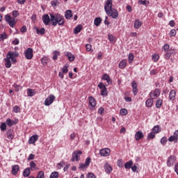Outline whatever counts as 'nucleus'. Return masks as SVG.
Wrapping results in <instances>:
<instances>
[{"mask_svg":"<svg viewBox=\"0 0 178 178\" xmlns=\"http://www.w3.org/2000/svg\"><path fill=\"white\" fill-rule=\"evenodd\" d=\"M7 135V138H8V140H13L15 138V132L13 129H10L7 131V132L6 133Z\"/></svg>","mask_w":178,"mask_h":178,"instance_id":"2eb2a0df","label":"nucleus"},{"mask_svg":"<svg viewBox=\"0 0 178 178\" xmlns=\"http://www.w3.org/2000/svg\"><path fill=\"white\" fill-rule=\"evenodd\" d=\"M134 164L133 161H129L127 163H124V168L126 169H130Z\"/></svg>","mask_w":178,"mask_h":178,"instance_id":"7c9ffc66","label":"nucleus"},{"mask_svg":"<svg viewBox=\"0 0 178 178\" xmlns=\"http://www.w3.org/2000/svg\"><path fill=\"white\" fill-rule=\"evenodd\" d=\"M19 170V166L18 165H14L12 167L11 172H13V175H16Z\"/></svg>","mask_w":178,"mask_h":178,"instance_id":"4be33fe9","label":"nucleus"},{"mask_svg":"<svg viewBox=\"0 0 178 178\" xmlns=\"http://www.w3.org/2000/svg\"><path fill=\"white\" fill-rule=\"evenodd\" d=\"M97 86L101 90H104L106 88V86L103 84V83H99Z\"/></svg>","mask_w":178,"mask_h":178,"instance_id":"4d7b16f0","label":"nucleus"},{"mask_svg":"<svg viewBox=\"0 0 178 178\" xmlns=\"http://www.w3.org/2000/svg\"><path fill=\"white\" fill-rule=\"evenodd\" d=\"M175 49H172V48L169 49V51H165V54H164V58L167 60H169L170 59V57L172 54H174Z\"/></svg>","mask_w":178,"mask_h":178,"instance_id":"4468645a","label":"nucleus"},{"mask_svg":"<svg viewBox=\"0 0 178 178\" xmlns=\"http://www.w3.org/2000/svg\"><path fill=\"white\" fill-rule=\"evenodd\" d=\"M153 103H154V101L152 99H148L146 100L145 102V106L148 108H150L153 105Z\"/></svg>","mask_w":178,"mask_h":178,"instance_id":"cd10ccee","label":"nucleus"},{"mask_svg":"<svg viewBox=\"0 0 178 178\" xmlns=\"http://www.w3.org/2000/svg\"><path fill=\"white\" fill-rule=\"evenodd\" d=\"M19 15V13L17 10L13 11V17L8 14L6 15V17H4V19H6V22L8 23V25H10V27L14 28L17 24V21L15 20V18L17 17Z\"/></svg>","mask_w":178,"mask_h":178,"instance_id":"7ed1b4c3","label":"nucleus"},{"mask_svg":"<svg viewBox=\"0 0 178 178\" xmlns=\"http://www.w3.org/2000/svg\"><path fill=\"white\" fill-rule=\"evenodd\" d=\"M159 56L158 54H154L152 56V60H154V62H157L159 60Z\"/></svg>","mask_w":178,"mask_h":178,"instance_id":"8fccbe9b","label":"nucleus"},{"mask_svg":"<svg viewBox=\"0 0 178 178\" xmlns=\"http://www.w3.org/2000/svg\"><path fill=\"white\" fill-rule=\"evenodd\" d=\"M138 166V163H136L134 165V166H132L131 168V170L135 172L137 171V168Z\"/></svg>","mask_w":178,"mask_h":178,"instance_id":"5fc2aeb1","label":"nucleus"},{"mask_svg":"<svg viewBox=\"0 0 178 178\" xmlns=\"http://www.w3.org/2000/svg\"><path fill=\"white\" fill-rule=\"evenodd\" d=\"M170 37L172 38V37H175L176 35H177V31L175 29H172L170 31Z\"/></svg>","mask_w":178,"mask_h":178,"instance_id":"37998d69","label":"nucleus"},{"mask_svg":"<svg viewBox=\"0 0 178 178\" xmlns=\"http://www.w3.org/2000/svg\"><path fill=\"white\" fill-rule=\"evenodd\" d=\"M158 74V71L156 70H152L150 71V74L151 75H156Z\"/></svg>","mask_w":178,"mask_h":178,"instance_id":"338daca9","label":"nucleus"},{"mask_svg":"<svg viewBox=\"0 0 178 178\" xmlns=\"http://www.w3.org/2000/svg\"><path fill=\"white\" fill-rule=\"evenodd\" d=\"M104 170H105V172L107 173V174H110L112 170H113V168L111 166L110 164L108 163H106L104 165Z\"/></svg>","mask_w":178,"mask_h":178,"instance_id":"412c9836","label":"nucleus"},{"mask_svg":"<svg viewBox=\"0 0 178 178\" xmlns=\"http://www.w3.org/2000/svg\"><path fill=\"white\" fill-rule=\"evenodd\" d=\"M38 135H33L31 138H29V144H34L38 140Z\"/></svg>","mask_w":178,"mask_h":178,"instance_id":"5701e85b","label":"nucleus"},{"mask_svg":"<svg viewBox=\"0 0 178 178\" xmlns=\"http://www.w3.org/2000/svg\"><path fill=\"white\" fill-rule=\"evenodd\" d=\"M134 59V56L132 53H129L128 56V61L129 63H131Z\"/></svg>","mask_w":178,"mask_h":178,"instance_id":"58836bf2","label":"nucleus"},{"mask_svg":"<svg viewBox=\"0 0 178 178\" xmlns=\"http://www.w3.org/2000/svg\"><path fill=\"white\" fill-rule=\"evenodd\" d=\"M83 29V26L79 24L78 26H76L74 29V31H73V33L74 34H78L79 33H80Z\"/></svg>","mask_w":178,"mask_h":178,"instance_id":"393cba45","label":"nucleus"},{"mask_svg":"<svg viewBox=\"0 0 178 178\" xmlns=\"http://www.w3.org/2000/svg\"><path fill=\"white\" fill-rule=\"evenodd\" d=\"M29 165L31 166V169H33L35 168L36 167V164L34 163V161H31V163H29Z\"/></svg>","mask_w":178,"mask_h":178,"instance_id":"052dcab7","label":"nucleus"},{"mask_svg":"<svg viewBox=\"0 0 178 178\" xmlns=\"http://www.w3.org/2000/svg\"><path fill=\"white\" fill-rule=\"evenodd\" d=\"M100 95L102 96H108V92H107V88H103L101 92H100Z\"/></svg>","mask_w":178,"mask_h":178,"instance_id":"ea45409f","label":"nucleus"},{"mask_svg":"<svg viewBox=\"0 0 178 178\" xmlns=\"http://www.w3.org/2000/svg\"><path fill=\"white\" fill-rule=\"evenodd\" d=\"M13 110H14V112L17 113L20 112V107L18 106H14V108H13Z\"/></svg>","mask_w":178,"mask_h":178,"instance_id":"603ef678","label":"nucleus"},{"mask_svg":"<svg viewBox=\"0 0 178 178\" xmlns=\"http://www.w3.org/2000/svg\"><path fill=\"white\" fill-rule=\"evenodd\" d=\"M58 3V1H54L51 2V4L53 7H56Z\"/></svg>","mask_w":178,"mask_h":178,"instance_id":"69168bd1","label":"nucleus"},{"mask_svg":"<svg viewBox=\"0 0 178 178\" xmlns=\"http://www.w3.org/2000/svg\"><path fill=\"white\" fill-rule=\"evenodd\" d=\"M42 20L44 25H49L50 22H51V17H49L48 15H44L42 17Z\"/></svg>","mask_w":178,"mask_h":178,"instance_id":"ddd939ff","label":"nucleus"},{"mask_svg":"<svg viewBox=\"0 0 178 178\" xmlns=\"http://www.w3.org/2000/svg\"><path fill=\"white\" fill-rule=\"evenodd\" d=\"M106 13L108 17H111L113 19H117L119 16L118 11L117 10H115V8H112V9L109 10Z\"/></svg>","mask_w":178,"mask_h":178,"instance_id":"39448f33","label":"nucleus"},{"mask_svg":"<svg viewBox=\"0 0 178 178\" xmlns=\"http://www.w3.org/2000/svg\"><path fill=\"white\" fill-rule=\"evenodd\" d=\"M83 154V152L80 150H76L74 152H72V159H71V161L74 162V161H78L80 160V156H81Z\"/></svg>","mask_w":178,"mask_h":178,"instance_id":"20e7f679","label":"nucleus"},{"mask_svg":"<svg viewBox=\"0 0 178 178\" xmlns=\"http://www.w3.org/2000/svg\"><path fill=\"white\" fill-rule=\"evenodd\" d=\"M120 113L122 115H126L128 114V111L125 108H122L120 109Z\"/></svg>","mask_w":178,"mask_h":178,"instance_id":"c03bdc74","label":"nucleus"},{"mask_svg":"<svg viewBox=\"0 0 178 178\" xmlns=\"http://www.w3.org/2000/svg\"><path fill=\"white\" fill-rule=\"evenodd\" d=\"M88 166L86 165V164H83V163H80L79 164V168H81V169H86L87 168Z\"/></svg>","mask_w":178,"mask_h":178,"instance_id":"e2e57ef3","label":"nucleus"},{"mask_svg":"<svg viewBox=\"0 0 178 178\" xmlns=\"http://www.w3.org/2000/svg\"><path fill=\"white\" fill-rule=\"evenodd\" d=\"M178 140L174 136H171L168 138V141L173 142V141Z\"/></svg>","mask_w":178,"mask_h":178,"instance_id":"13d9d810","label":"nucleus"},{"mask_svg":"<svg viewBox=\"0 0 178 178\" xmlns=\"http://www.w3.org/2000/svg\"><path fill=\"white\" fill-rule=\"evenodd\" d=\"M155 133L154 132H150L148 135H147V140H149V139H154L155 138Z\"/></svg>","mask_w":178,"mask_h":178,"instance_id":"a19ab883","label":"nucleus"},{"mask_svg":"<svg viewBox=\"0 0 178 178\" xmlns=\"http://www.w3.org/2000/svg\"><path fill=\"white\" fill-rule=\"evenodd\" d=\"M117 165L120 168H122L123 167V163H122V159H120V160H118L117 161Z\"/></svg>","mask_w":178,"mask_h":178,"instance_id":"864d4df0","label":"nucleus"},{"mask_svg":"<svg viewBox=\"0 0 178 178\" xmlns=\"http://www.w3.org/2000/svg\"><path fill=\"white\" fill-rule=\"evenodd\" d=\"M91 163V159L90 157H88L85 160V164L88 167Z\"/></svg>","mask_w":178,"mask_h":178,"instance_id":"09e8293b","label":"nucleus"},{"mask_svg":"<svg viewBox=\"0 0 178 178\" xmlns=\"http://www.w3.org/2000/svg\"><path fill=\"white\" fill-rule=\"evenodd\" d=\"M24 55H25V58L31 60L33 57V49L32 48L26 49V51L24 52Z\"/></svg>","mask_w":178,"mask_h":178,"instance_id":"423d86ee","label":"nucleus"},{"mask_svg":"<svg viewBox=\"0 0 178 178\" xmlns=\"http://www.w3.org/2000/svg\"><path fill=\"white\" fill-rule=\"evenodd\" d=\"M20 31H21V33H26L27 31L26 26H22V28H21Z\"/></svg>","mask_w":178,"mask_h":178,"instance_id":"0e129e2a","label":"nucleus"},{"mask_svg":"<svg viewBox=\"0 0 178 178\" xmlns=\"http://www.w3.org/2000/svg\"><path fill=\"white\" fill-rule=\"evenodd\" d=\"M167 142H168V138H167V137H163V138L161 139V143L162 145H165Z\"/></svg>","mask_w":178,"mask_h":178,"instance_id":"3c124183","label":"nucleus"},{"mask_svg":"<svg viewBox=\"0 0 178 178\" xmlns=\"http://www.w3.org/2000/svg\"><path fill=\"white\" fill-rule=\"evenodd\" d=\"M88 102H89V103H88L89 109L94 110L97 105L96 99L95 98H93L92 97H89Z\"/></svg>","mask_w":178,"mask_h":178,"instance_id":"6e6552de","label":"nucleus"},{"mask_svg":"<svg viewBox=\"0 0 178 178\" xmlns=\"http://www.w3.org/2000/svg\"><path fill=\"white\" fill-rule=\"evenodd\" d=\"M86 49L87 51H90L91 49H92V45L89 44H87L86 45Z\"/></svg>","mask_w":178,"mask_h":178,"instance_id":"680f3d73","label":"nucleus"},{"mask_svg":"<svg viewBox=\"0 0 178 178\" xmlns=\"http://www.w3.org/2000/svg\"><path fill=\"white\" fill-rule=\"evenodd\" d=\"M72 11L70 10H67L65 13V17L66 19H70L71 17H72Z\"/></svg>","mask_w":178,"mask_h":178,"instance_id":"a878e982","label":"nucleus"},{"mask_svg":"<svg viewBox=\"0 0 178 178\" xmlns=\"http://www.w3.org/2000/svg\"><path fill=\"white\" fill-rule=\"evenodd\" d=\"M18 120H12L11 119L8 118L7 120H6V124L8 127H12L13 125H15L18 123Z\"/></svg>","mask_w":178,"mask_h":178,"instance_id":"f3484780","label":"nucleus"},{"mask_svg":"<svg viewBox=\"0 0 178 178\" xmlns=\"http://www.w3.org/2000/svg\"><path fill=\"white\" fill-rule=\"evenodd\" d=\"M30 174H31V168H26L25 169V170H24V172L22 175H24V177H29Z\"/></svg>","mask_w":178,"mask_h":178,"instance_id":"473e14b6","label":"nucleus"},{"mask_svg":"<svg viewBox=\"0 0 178 178\" xmlns=\"http://www.w3.org/2000/svg\"><path fill=\"white\" fill-rule=\"evenodd\" d=\"M56 99V97L53 95H49L44 100V104L45 106H50Z\"/></svg>","mask_w":178,"mask_h":178,"instance_id":"9d476101","label":"nucleus"},{"mask_svg":"<svg viewBox=\"0 0 178 178\" xmlns=\"http://www.w3.org/2000/svg\"><path fill=\"white\" fill-rule=\"evenodd\" d=\"M66 56L68 58L70 62H73L75 60V56L72 53L67 52Z\"/></svg>","mask_w":178,"mask_h":178,"instance_id":"bb28decb","label":"nucleus"},{"mask_svg":"<svg viewBox=\"0 0 178 178\" xmlns=\"http://www.w3.org/2000/svg\"><path fill=\"white\" fill-rule=\"evenodd\" d=\"M145 136L143 131H138L135 134V139L136 141L140 140V139L144 138Z\"/></svg>","mask_w":178,"mask_h":178,"instance_id":"dca6fc26","label":"nucleus"},{"mask_svg":"<svg viewBox=\"0 0 178 178\" xmlns=\"http://www.w3.org/2000/svg\"><path fill=\"white\" fill-rule=\"evenodd\" d=\"M36 33L40 34V35H44L45 33V29L44 28H41L40 29H37Z\"/></svg>","mask_w":178,"mask_h":178,"instance_id":"4c0bfd02","label":"nucleus"},{"mask_svg":"<svg viewBox=\"0 0 178 178\" xmlns=\"http://www.w3.org/2000/svg\"><path fill=\"white\" fill-rule=\"evenodd\" d=\"M58 177H59L58 172H52L49 176V178H58Z\"/></svg>","mask_w":178,"mask_h":178,"instance_id":"f704fd0d","label":"nucleus"},{"mask_svg":"<svg viewBox=\"0 0 178 178\" xmlns=\"http://www.w3.org/2000/svg\"><path fill=\"white\" fill-rule=\"evenodd\" d=\"M176 95H177V92L175 90H172L169 93V99L171 101H174L176 99Z\"/></svg>","mask_w":178,"mask_h":178,"instance_id":"a211bd4d","label":"nucleus"},{"mask_svg":"<svg viewBox=\"0 0 178 178\" xmlns=\"http://www.w3.org/2000/svg\"><path fill=\"white\" fill-rule=\"evenodd\" d=\"M49 16L51 17V25L53 26H56L57 24H58L59 26H64L65 18L60 14L50 13Z\"/></svg>","mask_w":178,"mask_h":178,"instance_id":"f03ea898","label":"nucleus"},{"mask_svg":"<svg viewBox=\"0 0 178 178\" xmlns=\"http://www.w3.org/2000/svg\"><path fill=\"white\" fill-rule=\"evenodd\" d=\"M177 161V157L175 155H171L168 157V159L167 160L166 164L168 167H172L174 165V163Z\"/></svg>","mask_w":178,"mask_h":178,"instance_id":"1a4fd4ad","label":"nucleus"},{"mask_svg":"<svg viewBox=\"0 0 178 178\" xmlns=\"http://www.w3.org/2000/svg\"><path fill=\"white\" fill-rule=\"evenodd\" d=\"M138 3L140 4V5H143L145 7L148 6V5H149V1H143V0H139Z\"/></svg>","mask_w":178,"mask_h":178,"instance_id":"c9c22d12","label":"nucleus"},{"mask_svg":"<svg viewBox=\"0 0 178 178\" xmlns=\"http://www.w3.org/2000/svg\"><path fill=\"white\" fill-rule=\"evenodd\" d=\"M26 91H27L28 96L29 97H33L36 94L35 90L31 88L28 89Z\"/></svg>","mask_w":178,"mask_h":178,"instance_id":"c756f323","label":"nucleus"},{"mask_svg":"<svg viewBox=\"0 0 178 178\" xmlns=\"http://www.w3.org/2000/svg\"><path fill=\"white\" fill-rule=\"evenodd\" d=\"M173 136L178 140V130H176L174 134H173Z\"/></svg>","mask_w":178,"mask_h":178,"instance_id":"774afa93","label":"nucleus"},{"mask_svg":"<svg viewBox=\"0 0 178 178\" xmlns=\"http://www.w3.org/2000/svg\"><path fill=\"white\" fill-rule=\"evenodd\" d=\"M6 129H7L6 122H2L1 124H0V130H1V131H5Z\"/></svg>","mask_w":178,"mask_h":178,"instance_id":"e433bc0d","label":"nucleus"},{"mask_svg":"<svg viewBox=\"0 0 178 178\" xmlns=\"http://www.w3.org/2000/svg\"><path fill=\"white\" fill-rule=\"evenodd\" d=\"M162 105H163V99H159L156 102V108H160Z\"/></svg>","mask_w":178,"mask_h":178,"instance_id":"72a5a7b5","label":"nucleus"},{"mask_svg":"<svg viewBox=\"0 0 178 178\" xmlns=\"http://www.w3.org/2000/svg\"><path fill=\"white\" fill-rule=\"evenodd\" d=\"M18 56V52L8 51V53H7V56L4 58V65L6 66V68H10L12 67V63L15 64L17 62L16 58Z\"/></svg>","mask_w":178,"mask_h":178,"instance_id":"f257e3e1","label":"nucleus"},{"mask_svg":"<svg viewBox=\"0 0 178 178\" xmlns=\"http://www.w3.org/2000/svg\"><path fill=\"white\" fill-rule=\"evenodd\" d=\"M149 95L152 99H155L161 95V90L159 88H156L154 90L149 92Z\"/></svg>","mask_w":178,"mask_h":178,"instance_id":"0eeeda50","label":"nucleus"},{"mask_svg":"<svg viewBox=\"0 0 178 178\" xmlns=\"http://www.w3.org/2000/svg\"><path fill=\"white\" fill-rule=\"evenodd\" d=\"M127 61L125 59H123L121 60L118 65V67L120 69H124L127 67Z\"/></svg>","mask_w":178,"mask_h":178,"instance_id":"aec40b11","label":"nucleus"},{"mask_svg":"<svg viewBox=\"0 0 178 178\" xmlns=\"http://www.w3.org/2000/svg\"><path fill=\"white\" fill-rule=\"evenodd\" d=\"M36 178H44V173L43 171H40L38 173Z\"/></svg>","mask_w":178,"mask_h":178,"instance_id":"de8ad7c7","label":"nucleus"},{"mask_svg":"<svg viewBox=\"0 0 178 178\" xmlns=\"http://www.w3.org/2000/svg\"><path fill=\"white\" fill-rule=\"evenodd\" d=\"M52 54H53L52 59L54 60H56L58 59V57L60 55V53L59 51H54L52 52Z\"/></svg>","mask_w":178,"mask_h":178,"instance_id":"c85d7f7f","label":"nucleus"},{"mask_svg":"<svg viewBox=\"0 0 178 178\" xmlns=\"http://www.w3.org/2000/svg\"><path fill=\"white\" fill-rule=\"evenodd\" d=\"M68 67H67V66H64L63 68H62V72L63 73V74H66V73H67L68 72Z\"/></svg>","mask_w":178,"mask_h":178,"instance_id":"6e6d98bb","label":"nucleus"},{"mask_svg":"<svg viewBox=\"0 0 178 178\" xmlns=\"http://www.w3.org/2000/svg\"><path fill=\"white\" fill-rule=\"evenodd\" d=\"M162 49H163V51L165 52H167L168 51H170V45L168 44H165V45H163V47H162Z\"/></svg>","mask_w":178,"mask_h":178,"instance_id":"49530a36","label":"nucleus"},{"mask_svg":"<svg viewBox=\"0 0 178 178\" xmlns=\"http://www.w3.org/2000/svg\"><path fill=\"white\" fill-rule=\"evenodd\" d=\"M113 0H107L104 5V10L106 13L113 9Z\"/></svg>","mask_w":178,"mask_h":178,"instance_id":"9b49d317","label":"nucleus"},{"mask_svg":"<svg viewBox=\"0 0 178 178\" xmlns=\"http://www.w3.org/2000/svg\"><path fill=\"white\" fill-rule=\"evenodd\" d=\"M152 132L154 134H157L159 132V126L157 125V126H154L152 129Z\"/></svg>","mask_w":178,"mask_h":178,"instance_id":"a18cd8bd","label":"nucleus"},{"mask_svg":"<svg viewBox=\"0 0 178 178\" xmlns=\"http://www.w3.org/2000/svg\"><path fill=\"white\" fill-rule=\"evenodd\" d=\"M87 178H96L95 175L93 173L89 172L86 175Z\"/></svg>","mask_w":178,"mask_h":178,"instance_id":"bf43d9fd","label":"nucleus"},{"mask_svg":"<svg viewBox=\"0 0 178 178\" xmlns=\"http://www.w3.org/2000/svg\"><path fill=\"white\" fill-rule=\"evenodd\" d=\"M108 39L111 42H115V38L111 34L108 35Z\"/></svg>","mask_w":178,"mask_h":178,"instance_id":"79ce46f5","label":"nucleus"},{"mask_svg":"<svg viewBox=\"0 0 178 178\" xmlns=\"http://www.w3.org/2000/svg\"><path fill=\"white\" fill-rule=\"evenodd\" d=\"M102 22V19L100 17L95 18L94 19V24L96 26H99L101 24Z\"/></svg>","mask_w":178,"mask_h":178,"instance_id":"2f4dec72","label":"nucleus"},{"mask_svg":"<svg viewBox=\"0 0 178 178\" xmlns=\"http://www.w3.org/2000/svg\"><path fill=\"white\" fill-rule=\"evenodd\" d=\"M111 154V149L109 148H104L99 150V154L102 156H108Z\"/></svg>","mask_w":178,"mask_h":178,"instance_id":"f8f14e48","label":"nucleus"},{"mask_svg":"<svg viewBox=\"0 0 178 178\" xmlns=\"http://www.w3.org/2000/svg\"><path fill=\"white\" fill-rule=\"evenodd\" d=\"M142 25H143V23L140 22V19H136V20L134 21V27L136 29H138L139 28L141 27Z\"/></svg>","mask_w":178,"mask_h":178,"instance_id":"b1692460","label":"nucleus"},{"mask_svg":"<svg viewBox=\"0 0 178 178\" xmlns=\"http://www.w3.org/2000/svg\"><path fill=\"white\" fill-rule=\"evenodd\" d=\"M102 79L106 81V82L108 85L112 83L111 79L108 74H104Z\"/></svg>","mask_w":178,"mask_h":178,"instance_id":"6ab92c4d","label":"nucleus"}]
</instances>
